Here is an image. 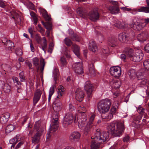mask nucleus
I'll return each instance as SVG.
<instances>
[{
	"label": "nucleus",
	"mask_w": 149,
	"mask_h": 149,
	"mask_svg": "<svg viewBox=\"0 0 149 149\" xmlns=\"http://www.w3.org/2000/svg\"><path fill=\"white\" fill-rule=\"evenodd\" d=\"M111 105V102L108 99L101 100L97 104L98 110L100 113H105L109 110Z\"/></svg>",
	"instance_id": "nucleus-1"
},
{
	"label": "nucleus",
	"mask_w": 149,
	"mask_h": 149,
	"mask_svg": "<svg viewBox=\"0 0 149 149\" xmlns=\"http://www.w3.org/2000/svg\"><path fill=\"white\" fill-rule=\"evenodd\" d=\"M125 128L122 122L110 123L107 127V129L109 130H124Z\"/></svg>",
	"instance_id": "nucleus-2"
},
{
	"label": "nucleus",
	"mask_w": 149,
	"mask_h": 149,
	"mask_svg": "<svg viewBox=\"0 0 149 149\" xmlns=\"http://www.w3.org/2000/svg\"><path fill=\"white\" fill-rule=\"evenodd\" d=\"M84 88L86 92L88 100H89L92 97L93 86L89 81H86L84 84Z\"/></svg>",
	"instance_id": "nucleus-3"
},
{
	"label": "nucleus",
	"mask_w": 149,
	"mask_h": 149,
	"mask_svg": "<svg viewBox=\"0 0 149 149\" xmlns=\"http://www.w3.org/2000/svg\"><path fill=\"white\" fill-rule=\"evenodd\" d=\"M100 131H97V132L95 134V140L97 141H99L98 142V143L99 144L100 143L104 142L106 139L108 138L107 134L106 133H101Z\"/></svg>",
	"instance_id": "nucleus-4"
},
{
	"label": "nucleus",
	"mask_w": 149,
	"mask_h": 149,
	"mask_svg": "<svg viewBox=\"0 0 149 149\" xmlns=\"http://www.w3.org/2000/svg\"><path fill=\"white\" fill-rule=\"evenodd\" d=\"M73 116L71 113H67L63 118V125L65 127H66L71 124L73 121Z\"/></svg>",
	"instance_id": "nucleus-5"
},
{
	"label": "nucleus",
	"mask_w": 149,
	"mask_h": 149,
	"mask_svg": "<svg viewBox=\"0 0 149 149\" xmlns=\"http://www.w3.org/2000/svg\"><path fill=\"white\" fill-rule=\"evenodd\" d=\"M121 69L119 66H113L110 69V73L112 76L116 78H118L121 74Z\"/></svg>",
	"instance_id": "nucleus-6"
},
{
	"label": "nucleus",
	"mask_w": 149,
	"mask_h": 149,
	"mask_svg": "<svg viewBox=\"0 0 149 149\" xmlns=\"http://www.w3.org/2000/svg\"><path fill=\"white\" fill-rule=\"evenodd\" d=\"M72 67L76 73L78 74H80L84 73L83 64L82 63H76L73 65Z\"/></svg>",
	"instance_id": "nucleus-7"
},
{
	"label": "nucleus",
	"mask_w": 149,
	"mask_h": 149,
	"mask_svg": "<svg viewBox=\"0 0 149 149\" xmlns=\"http://www.w3.org/2000/svg\"><path fill=\"white\" fill-rule=\"evenodd\" d=\"M143 54L141 50H138L134 53L131 60L136 62H140L143 59Z\"/></svg>",
	"instance_id": "nucleus-8"
},
{
	"label": "nucleus",
	"mask_w": 149,
	"mask_h": 149,
	"mask_svg": "<svg viewBox=\"0 0 149 149\" xmlns=\"http://www.w3.org/2000/svg\"><path fill=\"white\" fill-rule=\"evenodd\" d=\"M148 36L149 34L148 31H144L138 35L137 38L139 41L143 42L147 40Z\"/></svg>",
	"instance_id": "nucleus-9"
},
{
	"label": "nucleus",
	"mask_w": 149,
	"mask_h": 149,
	"mask_svg": "<svg viewBox=\"0 0 149 149\" xmlns=\"http://www.w3.org/2000/svg\"><path fill=\"white\" fill-rule=\"evenodd\" d=\"M95 116L94 115H92L91 117L90 120L89 122H88L87 124L86 125V127L87 130H100V129H97L96 126L95 125H92V122Z\"/></svg>",
	"instance_id": "nucleus-10"
},
{
	"label": "nucleus",
	"mask_w": 149,
	"mask_h": 149,
	"mask_svg": "<svg viewBox=\"0 0 149 149\" xmlns=\"http://www.w3.org/2000/svg\"><path fill=\"white\" fill-rule=\"evenodd\" d=\"M88 15L90 19L94 22H96L99 19L100 17L99 14L97 10L90 11Z\"/></svg>",
	"instance_id": "nucleus-11"
},
{
	"label": "nucleus",
	"mask_w": 149,
	"mask_h": 149,
	"mask_svg": "<svg viewBox=\"0 0 149 149\" xmlns=\"http://www.w3.org/2000/svg\"><path fill=\"white\" fill-rule=\"evenodd\" d=\"M61 104V103L60 102L56 103V116L57 117H59L60 114H62ZM58 118H56V130H60L59 128H58Z\"/></svg>",
	"instance_id": "nucleus-12"
},
{
	"label": "nucleus",
	"mask_w": 149,
	"mask_h": 149,
	"mask_svg": "<svg viewBox=\"0 0 149 149\" xmlns=\"http://www.w3.org/2000/svg\"><path fill=\"white\" fill-rule=\"evenodd\" d=\"M75 98L79 102L82 101L84 97V92L79 89H77L75 92Z\"/></svg>",
	"instance_id": "nucleus-13"
},
{
	"label": "nucleus",
	"mask_w": 149,
	"mask_h": 149,
	"mask_svg": "<svg viewBox=\"0 0 149 149\" xmlns=\"http://www.w3.org/2000/svg\"><path fill=\"white\" fill-rule=\"evenodd\" d=\"M130 26L134 29L137 31H139L142 28L141 24L137 22L136 18L135 17L132 20V24H130Z\"/></svg>",
	"instance_id": "nucleus-14"
},
{
	"label": "nucleus",
	"mask_w": 149,
	"mask_h": 149,
	"mask_svg": "<svg viewBox=\"0 0 149 149\" xmlns=\"http://www.w3.org/2000/svg\"><path fill=\"white\" fill-rule=\"evenodd\" d=\"M134 49L130 47H126L124 48V51L126 55L131 60L134 54Z\"/></svg>",
	"instance_id": "nucleus-15"
},
{
	"label": "nucleus",
	"mask_w": 149,
	"mask_h": 149,
	"mask_svg": "<svg viewBox=\"0 0 149 149\" xmlns=\"http://www.w3.org/2000/svg\"><path fill=\"white\" fill-rule=\"evenodd\" d=\"M42 92L39 89H37L34 93L33 102L34 105H35L40 100Z\"/></svg>",
	"instance_id": "nucleus-16"
},
{
	"label": "nucleus",
	"mask_w": 149,
	"mask_h": 149,
	"mask_svg": "<svg viewBox=\"0 0 149 149\" xmlns=\"http://www.w3.org/2000/svg\"><path fill=\"white\" fill-rule=\"evenodd\" d=\"M77 12L81 17L84 18L86 17L88 14L86 10L83 8L81 7L77 8Z\"/></svg>",
	"instance_id": "nucleus-17"
},
{
	"label": "nucleus",
	"mask_w": 149,
	"mask_h": 149,
	"mask_svg": "<svg viewBox=\"0 0 149 149\" xmlns=\"http://www.w3.org/2000/svg\"><path fill=\"white\" fill-rule=\"evenodd\" d=\"M88 48L90 51L93 52H96L97 51V47L96 43L93 40L89 41Z\"/></svg>",
	"instance_id": "nucleus-18"
},
{
	"label": "nucleus",
	"mask_w": 149,
	"mask_h": 149,
	"mask_svg": "<svg viewBox=\"0 0 149 149\" xmlns=\"http://www.w3.org/2000/svg\"><path fill=\"white\" fill-rule=\"evenodd\" d=\"M42 131H38L32 138V141L33 143H38L40 141V137L42 134Z\"/></svg>",
	"instance_id": "nucleus-19"
},
{
	"label": "nucleus",
	"mask_w": 149,
	"mask_h": 149,
	"mask_svg": "<svg viewBox=\"0 0 149 149\" xmlns=\"http://www.w3.org/2000/svg\"><path fill=\"white\" fill-rule=\"evenodd\" d=\"M68 31L70 37L73 41L77 42H79L80 41V38L78 35L71 30H69Z\"/></svg>",
	"instance_id": "nucleus-20"
},
{
	"label": "nucleus",
	"mask_w": 149,
	"mask_h": 149,
	"mask_svg": "<svg viewBox=\"0 0 149 149\" xmlns=\"http://www.w3.org/2000/svg\"><path fill=\"white\" fill-rule=\"evenodd\" d=\"M80 134L77 131H74L70 136V140L74 141H77L80 138Z\"/></svg>",
	"instance_id": "nucleus-21"
},
{
	"label": "nucleus",
	"mask_w": 149,
	"mask_h": 149,
	"mask_svg": "<svg viewBox=\"0 0 149 149\" xmlns=\"http://www.w3.org/2000/svg\"><path fill=\"white\" fill-rule=\"evenodd\" d=\"M128 38L127 35L125 33H120L118 35V39L120 41L122 42H125L128 40Z\"/></svg>",
	"instance_id": "nucleus-22"
},
{
	"label": "nucleus",
	"mask_w": 149,
	"mask_h": 149,
	"mask_svg": "<svg viewBox=\"0 0 149 149\" xmlns=\"http://www.w3.org/2000/svg\"><path fill=\"white\" fill-rule=\"evenodd\" d=\"M40 75L41 77L42 78L43 77V70L45 65L44 59L42 58H41L40 59Z\"/></svg>",
	"instance_id": "nucleus-23"
},
{
	"label": "nucleus",
	"mask_w": 149,
	"mask_h": 149,
	"mask_svg": "<svg viewBox=\"0 0 149 149\" xmlns=\"http://www.w3.org/2000/svg\"><path fill=\"white\" fill-rule=\"evenodd\" d=\"M127 73L130 79L132 80L134 79L136 76V71L134 69H130L128 70Z\"/></svg>",
	"instance_id": "nucleus-24"
},
{
	"label": "nucleus",
	"mask_w": 149,
	"mask_h": 149,
	"mask_svg": "<svg viewBox=\"0 0 149 149\" xmlns=\"http://www.w3.org/2000/svg\"><path fill=\"white\" fill-rule=\"evenodd\" d=\"M108 45L111 47H114L118 45L117 40L116 38L112 37L109 39L108 42Z\"/></svg>",
	"instance_id": "nucleus-25"
},
{
	"label": "nucleus",
	"mask_w": 149,
	"mask_h": 149,
	"mask_svg": "<svg viewBox=\"0 0 149 149\" xmlns=\"http://www.w3.org/2000/svg\"><path fill=\"white\" fill-rule=\"evenodd\" d=\"M109 9L111 13L112 14H118L119 12V8L115 6H111L109 7Z\"/></svg>",
	"instance_id": "nucleus-26"
},
{
	"label": "nucleus",
	"mask_w": 149,
	"mask_h": 149,
	"mask_svg": "<svg viewBox=\"0 0 149 149\" xmlns=\"http://www.w3.org/2000/svg\"><path fill=\"white\" fill-rule=\"evenodd\" d=\"M94 68V65L92 63L89 65V73L88 74L91 77H94L95 75Z\"/></svg>",
	"instance_id": "nucleus-27"
},
{
	"label": "nucleus",
	"mask_w": 149,
	"mask_h": 149,
	"mask_svg": "<svg viewBox=\"0 0 149 149\" xmlns=\"http://www.w3.org/2000/svg\"><path fill=\"white\" fill-rule=\"evenodd\" d=\"M64 91V89L63 87L62 86H60L58 88V91H57L58 95L57 97H56V102L57 100V98L60 99L61 96H62V93Z\"/></svg>",
	"instance_id": "nucleus-28"
},
{
	"label": "nucleus",
	"mask_w": 149,
	"mask_h": 149,
	"mask_svg": "<svg viewBox=\"0 0 149 149\" xmlns=\"http://www.w3.org/2000/svg\"><path fill=\"white\" fill-rule=\"evenodd\" d=\"M73 51L75 54L78 57L80 56V49L79 47L76 45H72Z\"/></svg>",
	"instance_id": "nucleus-29"
},
{
	"label": "nucleus",
	"mask_w": 149,
	"mask_h": 149,
	"mask_svg": "<svg viewBox=\"0 0 149 149\" xmlns=\"http://www.w3.org/2000/svg\"><path fill=\"white\" fill-rule=\"evenodd\" d=\"M119 106L118 102H115L112 106L110 110L111 113L114 114L116 111L118 109V107Z\"/></svg>",
	"instance_id": "nucleus-30"
},
{
	"label": "nucleus",
	"mask_w": 149,
	"mask_h": 149,
	"mask_svg": "<svg viewBox=\"0 0 149 149\" xmlns=\"http://www.w3.org/2000/svg\"><path fill=\"white\" fill-rule=\"evenodd\" d=\"M42 24L47 30H50L52 29V24L50 21L46 23H44L42 22Z\"/></svg>",
	"instance_id": "nucleus-31"
},
{
	"label": "nucleus",
	"mask_w": 149,
	"mask_h": 149,
	"mask_svg": "<svg viewBox=\"0 0 149 149\" xmlns=\"http://www.w3.org/2000/svg\"><path fill=\"white\" fill-rule=\"evenodd\" d=\"M137 11L139 12H143L148 13H149V8L147 6H142L137 9Z\"/></svg>",
	"instance_id": "nucleus-32"
},
{
	"label": "nucleus",
	"mask_w": 149,
	"mask_h": 149,
	"mask_svg": "<svg viewBox=\"0 0 149 149\" xmlns=\"http://www.w3.org/2000/svg\"><path fill=\"white\" fill-rule=\"evenodd\" d=\"M42 12V16L45 19L48 21H50L51 18L47 13L46 11L43 10Z\"/></svg>",
	"instance_id": "nucleus-33"
},
{
	"label": "nucleus",
	"mask_w": 149,
	"mask_h": 149,
	"mask_svg": "<svg viewBox=\"0 0 149 149\" xmlns=\"http://www.w3.org/2000/svg\"><path fill=\"white\" fill-rule=\"evenodd\" d=\"M81 117L84 118V119H80V120L79 121V124H80V123L83 126V125H84L85 124V122L87 120V118L86 116V115L85 113H83L81 116Z\"/></svg>",
	"instance_id": "nucleus-34"
},
{
	"label": "nucleus",
	"mask_w": 149,
	"mask_h": 149,
	"mask_svg": "<svg viewBox=\"0 0 149 149\" xmlns=\"http://www.w3.org/2000/svg\"><path fill=\"white\" fill-rule=\"evenodd\" d=\"M111 134L113 136H119L121 135L123 131H111Z\"/></svg>",
	"instance_id": "nucleus-35"
},
{
	"label": "nucleus",
	"mask_w": 149,
	"mask_h": 149,
	"mask_svg": "<svg viewBox=\"0 0 149 149\" xmlns=\"http://www.w3.org/2000/svg\"><path fill=\"white\" fill-rule=\"evenodd\" d=\"M17 142L18 141L15 139V138H13L10 140L9 141L10 143L12 144L11 147V149H15V146Z\"/></svg>",
	"instance_id": "nucleus-36"
},
{
	"label": "nucleus",
	"mask_w": 149,
	"mask_h": 149,
	"mask_svg": "<svg viewBox=\"0 0 149 149\" xmlns=\"http://www.w3.org/2000/svg\"><path fill=\"white\" fill-rule=\"evenodd\" d=\"M113 25L117 27L120 29L123 28L124 27V26L123 25V23L118 21H116V23L114 24Z\"/></svg>",
	"instance_id": "nucleus-37"
},
{
	"label": "nucleus",
	"mask_w": 149,
	"mask_h": 149,
	"mask_svg": "<svg viewBox=\"0 0 149 149\" xmlns=\"http://www.w3.org/2000/svg\"><path fill=\"white\" fill-rule=\"evenodd\" d=\"M17 127L15 125L10 124L6 126L5 130H17Z\"/></svg>",
	"instance_id": "nucleus-38"
},
{
	"label": "nucleus",
	"mask_w": 149,
	"mask_h": 149,
	"mask_svg": "<svg viewBox=\"0 0 149 149\" xmlns=\"http://www.w3.org/2000/svg\"><path fill=\"white\" fill-rule=\"evenodd\" d=\"M33 65L35 66H38L39 65V59L38 57H35L32 59Z\"/></svg>",
	"instance_id": "nucleus-39"
},
{
	"label": "nucleus",
	"mask_w": 149,
	"mask_h": 149,
	"mask_svg": "<svg viewBox=\"0 0 149 149\" xmlns=\"http://www.w3.org/2000/svg\"><path fill=\"white\" fill-rule=\"evenodd\" d=\"M99 144L96 143L95 141L92 142L91 149H98L99 148Z\"/></svg>",
	"instance_id": "nucleus-40"
},
{
	"label": "nucleus",
	"mask_w": 149,
	"mask_h": 149,
	"mask_svg": "<svg viewBox=\"0 0 149 149\" xmlns=\"http://www.w3.org/2000/svg\"><path fill=\"white\" fill-rule=\"evenodd\" d=\"M64 41L66 45L68 46H70L72 43L71 40L68 38H66L64 40Z\"/></svg>",
	"instance_id": "nucleus-41"
},
{
	"label": "nucleus",
	"mask_w": 149,
	"mask_h": 149,
	"mask_svg": "<svg viewBox=\"0 0 149 149\" xmlns=\"http://www.w3.org/2000/svg\"><path fill=\"white\" fill-rule=\"evenodd\" d=\"M19 77L20 79V81L21 82H24L25 81L24 72L23 71L21 72L19 74Z\"/></svg>",
	"instance_id": "nucleus-42"
},
{
	"label": "nucleus",
	"mask_w": 149,
	"mask_h": 149,
	"mask_svg": "<svg viewBox=\"0 0 149 149\" xmlns=\"http://www.w3.org/2000/svg\"><path fill=\"white\" fill-rule=\"evenodd\" d=\"M143 65L145 68L149 71V59L146 60L144 62Z\"/></svg>",
	"instance_id": "nucleus-43"
},
{
	"label": "nucleus",
	"mask_w": 149,
	"mask_h": 149,
	"mask_svg": "<svg viewBox=\"0 0 149 149\" xmlns=\"http://www.w3.org/2000/svg\"><path fill=\"white\" fill-rule=\"evenodd\" d=\"M56 86L55 85H53L50 88L49 95L52 96L54 92V88Z\"/></svg>",
	"instance_id": "nucleus-44"
},
{
	"label": "nucleus",
	"mask_w": 149,
	"mask_h": 149,
	"mask_svg": "<svg viewBox=\"0 0 149 149\" xmlns=\"http://www.w3.org/2000/svg\"><path fill=\"white\" fill-rule=\"evenodd\" d=\"M56 128V120L55 118L54 119V122L52 123L50 125L51 130H53L55 129Z\"/></svg>",
	"instance_id": "nucleus-45"
},
{
	"label": "nucleus",
	"mask_w": 149,
	"mask_h": 149,
	"mask_svg": "<svg viewBox=\"0 0 149 149\" xmlns=\"http://www.w3.org/2000/svg\"><path fill=\"white\" fill-rule=\"evenodd\" d=\"M60 61L63 66H66L67 63L66 59L63 56L61 57L60 58Z\"/></svg>",
	"instance_id": "nucleus-46"
},
{
	"label": "nucleus",
	"mask_w": 149,
	"mask_h": 149,
	"mask_svg": "<svg viewBox=\"0 0 149 149\" xmlns=\"http://www.w3.org/2000/svg\"><path fill=\"white\" fill-rule=\"evenodd\" d=\"M6 45L7 46V48H11L14 46V44L12 43L10 40H9L7 43L6 44Z\"/></svg>",
	"instance_id": "nucleus-47"
},
{
	"label": "nucleus",
	"mask_w": 149,
	"mask_h": 149,
	"mask_svg": "<svg viewBox=\"0 0 149 149\" xmlns=\"http://www.w3.org/2000/svg\"><path fill=\"white\" fill-rule=\"evenodd\" d=\"M54 44L53 42H51L50 43L49 46V49L48 52L50 54H51L54 48Z\"/></svg>",
	"instance_id": "nucleus-48"
},
{
	"label": "nucleus",
	"mask_w": 149,
	"mask_h": 149,
	"mask_svg": "<svg viewBox=\"0 0 149 149\" xmlns=\"http://www.w3.org/2000/svg\"><path fill=\"white\" fill-rule=\"evenodd\" d=\"M35 38L37 42L38 43L40 44L41 41V37L40 35L39 34H36L35 36Z\"/></svg>",
	"instance_id": "nucleus-49"
},
{
	"label": "nucleus",
	"mask_w": 149,
	"mask_h": 149,
	"mask_svg": "<svg viewBox=\"0 0 149 149\" xmlns=\"http://www.w3.org/2000/svg\"><path fill=\"white\" fill-rule=\"evenodd\" d=\"M40 121L38 120L36 121L34 125V128L36 130H39L40 126Z\"/></svg>",
	"instance_id": "nucleus-50"
},
{
	"label": "nucleus",
	"mask_w": 149,
	"mask_h": 149,
	"mask_svg": "<svg viewBox=\"0 0 149 149\" xmlns=\"http://www.w3.org/2000/svg\"><path fill=\"white\" fill-rule=\"evenodd\" d=\"M38 31L42 34L44 33L45 30L41 27L40 24H38Z\"/></svg>",
	"instance_id": "nucleus-51"
},
{
	"label": "nucleus",
	"mask_w": 149,
	"mask_h": 149,
	"mask_svg": "<svg viewBox=\"0 0 149 149\" xmlns=\"http://www.w3.org/2000/svg\"><path fill=\"white\" fill-rule=\"evenodd\" d=\"M141 83L142 85L147 86L149 84V81L147 79H144L141 81Z\"/></svg>",
	"instance_id": "nucleus-52"
},
{
	"label": "nucleus",
	"mask_w": 149,
	"mask_h": 149,
	"mask_svg": "<svg viewBox=\"0 0 149 149\" xmlns=\"http://www.w3.org/2000/svg\"><path fill=\"white\" fill-rule=\"evenodd\" d=\"M13 79V81L14 82H16L17 83V84L18 85H20L21 84V83L19 81V80L18 78L16 77H13L12 78Z\"/></svg>",
	"instance_id": "nucleus-53"
},
{
	"label": "nucleus",
	"mask_w": 149,
	"mask_h": 149,
	"mask_svg": "<svg viewBox=\"0 0 149 149\" xmlns=\"http://www.w3.org/2000/svg\"><path fill=\"white\" fill-rule=\"evenodd\" d=\"M25 63L26 65H27L28 66L29 69L30 70L33 69V68L32 67V64L31 62H30L29 61H26L25 62Z\"/></svg>",
	"instance_id": "nucleus-54"
},
{
	"label": "nucleus",
	"mask_w": 149,
	"mask_h": 149,
	"mask_svg": "<svg viewBox=\"0 0 149 149\" xmlns=\"http://www.w3.org/2000/svg\"><path fill=\"white\" fill-rule=\"evenodd\" d=\"M42 39L43 41L41 46H44V47H47V42L45 38V37L42 38Z\"/></svg>",
	"instance_id": "nucleus-55"
},
{
	"label": "nucleus",
	"mask_w": 149,
	"mask_h": 149,
	"mask_svg": "<svg viewBox=\"0 0 149 149\" xmlns=\"http://www.w3.org/2000/svg\"><path fill=\"white\" fill-rule=\"evenodd\" d=\"M51 131H48L47 133V134L46 135V139L47 141H48L49 140V139L52 134V132Z\"/></svg>",
	"instance_id": "nucleus-56"
},
{
	"label": "nucleus",
	"mask_w": 149,
	"mask_h": 149,
	"mask_svg": "<svg viewBox=\"0 0 149 149\" xmlns=\"http://www.w3.org/2000/svg\"><path fill=\"white\" fill-rule=\"evenodd\" d=\"M144 50L146 52L149 53V43H147L145 46Z\"/></svg>",
	"instance_id": "nucleus-57"
},
{
	"label": "nucleus",
	"mask_w": 149,
	"mask_h": 149,
	"mask_svg": "<svg viewBox=\"0 0 149 149\" xmlns=\"http://www.w3.org/2000/svg\"><path fill=\"white\" fill-rule=\"evenodd\" d=\"M75 107L73 106L71 104H69V110L70 111H74L75 109Z\"/></svg>",
	"instance_id": "nucleus-58"
},
{
	"label": "nucleus",
	"mask_w": 149,
	"mask_h": 149,
	"mask_svg": "<svg viewBox=\"0 0 149 149\" xmlns=\"http://www.w3.org/2000/svg\"><path fill=\"white\" fill-rule=\"evenodd\" d=\"M16 53L17 56H20L22 55V52L21 49H18L16 50Z\"/></svg>",
	"instance_id": "nucleus-59"
},
{
	"label": "nucleus",
	"mask_w": 149,
	"mask_h": 149,
	"mask_svg": "<svg viewBox=\"0 0 149 149\" xmlns=\"http://www.w3.org/2000/svg\"><path fill=\"white\" fill-rule=\"evenodd\" d=\"M1 116H2L3 118L5 120H6L7 121L8 120V118H9V114L2 115Z\"/></svg>",
	"instance_id": "nucleus-60"
},
{
	"label": "nucleus",
	"mask_w": 149,
	"mask_h": 149,
	"mask_svg": "<svg viewBox=\"0 0 149 149\" xmlns=\"http://www.w3.org/2000/svg\"><path fill=\"white\" fill-rule=\"evenodd\" d=\"M121 82H116L114 83L115 88H119Z\"/></svg>",
	"instance_id": "nucleus-61"
},
{
	"label": "nucleus",
	"mask_w": 149,
	"mask_h": 149,
	"mask_svg": "<svg viewBox=\"0 0 149 149\" xmlns=\"http://www.w3.org/2000/svg\"><path fill=\"white\" fill-rule=\"evenodd\" d=\"M24 143L22 141L19 142L15 147V149H18L22 145H23Z\"/></svg>",
	"instance_id": "nucleus-62"
},
{
	"label": "nucleus",
	"mask_w": 149,
	"mask_h": 149,
	"mask_svg": "<svg viewBox=\"0 0 149 149\" xmlns=\"http://www.w3.org/2000/svg\"><path fill=\"white\" fill-rule=\"evenodd\" d=\"M120 9L121 10H123L124 11H129L131 10V8H128L126 7H122L120 8Z\"/></svg>",
	"instance_id": "nucleus-63"
},
{
	"label": "nucleus",
	"mask_w": 149,
	"mask_h": 149,
	"mask_svg": "<svg viewBox=\"0 0 149 149\" xmlns=\"http://www.w3.org/2000/svg\"><path fill=\"white\" fill-rule=\"evenodd\" d=\"M113 114L111 113H109L107 116L106 118L109 119H111L113 117Z\"/></svg>",
	"instance_id": "nucleus-64"
}]
</instances>
